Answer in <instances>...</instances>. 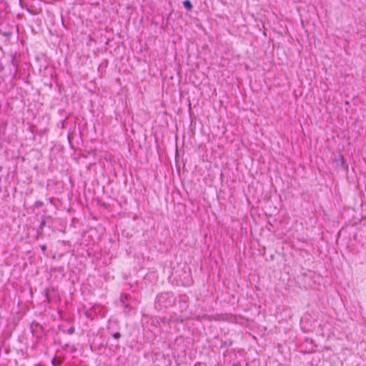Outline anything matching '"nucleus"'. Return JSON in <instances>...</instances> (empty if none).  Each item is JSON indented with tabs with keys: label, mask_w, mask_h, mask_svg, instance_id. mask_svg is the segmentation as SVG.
Returning <instances> with one entry per match:
<instances>
[{
	"label": "nucleus",
	"mask_w": 366,
	"mask_h": 366,
	"mask_svg": "<svg viewBox=\"0 0 366 366\" xmlns=\"http://www.w3.org/2000/svg\"><path fill=\"white\" fill-rule=\"evenodd\" d=\"M192 8V4L190 1L184 0V9L187 10H191Z\"/></svg>",
	"instance_id": "f03ea898"
},
{
	"label": "nucleus",
	"mask_w": 366,
	"mask_h": 366,
	"mask_svg": "<svg viewBox=\"0 0 366 366\" xmlns=\"http://www.w3.org/2000/svg\"><path fill=\"white\" fill-rule=\"evenodd\" d=\"M113 337L116 339H119L121 337V334L119 332H116L113 335Z\"/></svg>",
	"instance_id": "7ed1b4c3"
},
{
	"label": "nucleus",
	"mask_w": 366,
	"mask_h": 366,
	"mask_svg": "<svg viewBox=\"0 0 366 366\" xmlns=\"http://www.w3.org/2000/svg\"><path fill=\"white\" fill-rule=\"evenodd\" d=\"M44 222H42L41 225H40V227L42 228L44 227Z\"/></svg>",
	"instance_id": "6e6552de"
},
{
	"label": "nucleus",
	"mask_w": 366,
	"mask_h": 366,
	"mask_svg": "<svg viewBox=\"0 0 366 366\" xmlns=\"http://www.w3.org/2000/svg\"><path fill=\"white\" fill-rule=\"evenodd\" d=\"M74 328H70V329L68 330V332H69V334H72V333L74 332Z\"/></svg>",
	"instance_id": "39448f33"
},
{
	"label": "nucleus",
	"mask_w": 366,
	"mask_h": 366,
	"mask_svg": "<svg viewBox=\"0 0 366 366\" xmlns=\"http://www.w3.org/2000/svg\"><path fill=\"white\" fill-rule=\"evenodd\" d=\"M232 341L225 340V341L222 342L220 348L229 347L232 346Z\"/></svg>",
	"instance_id": "f257e3e1"
},
{
	"label": "nucleus",
	"mask_w": 366,
	"mask_h": 366,
	"mask_svg": "<svg viewBox=\"0 0 366 366\" xmlns=\"http://www.w3.org/2000/svg\"><path fill=\"white\" fill-rule=\"evenodd\" d=\"M232 366H241L239 363H234Z\"/></svg>",
	"instance_id": "0eeeda50"
},
{
	"label": "nucleus",
	"mask_w": 366,
	"mask_h": 366,
	"mask_svg": "<svg viewBox=\"0 0 366 366\" xmlns=\"http://www.w3.org/2000/svg\"><path fill=\"white\" fill-rule=\"evenodd\" d=\"M177 168L178 172L180 173V167L178 165L177 163Z\"/></svg>",
	"instance_id": "423d86ee"
},
{
	"label": "nucleus",
	"mask_w": 366,
	"mask_h": 366,
	"mask_svg": "<svg viewBox=\"0 0 366 366\" xmlns=\"http://www.w3.org/2000/svg\"><path fill=\"white\" fill-rule=\"evenodd\" d=\"M164 297H165V295H159V296H158V297H157L158 301H159V302H161V301H162V300L164 298Z\"/></svg>",
	"instance_id": "20e7f679"
}]
</instances>
